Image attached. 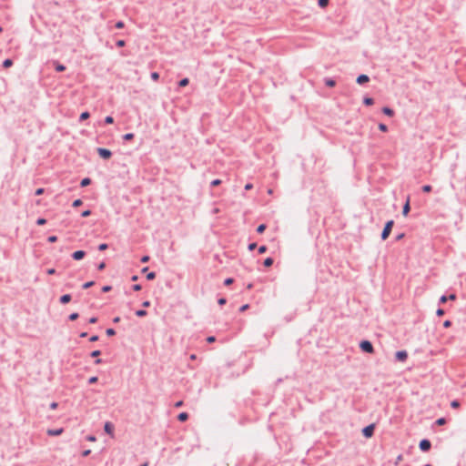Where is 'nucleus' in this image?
Returning <instances> with one entry per match:
<instances>
[{
    "label": "nucleus",
    "instance_id": "8",
    "mask_svg": "<svg viewBox=\"0 0 466 466\" xmlns=\"http://www.w3.org/2000/svg\"><path fill=\"white\" fill-rule=\"evenodd\" d=\"M86 256V251L84 250H76L72 253L71 257L75 260H81Z\"/></svg>",
    "mask_w": 466,
    "mask_h": 466
},
{
    "label": "nucleus",
    "instance_id": "26",
    "mask_svg": "<svg viewBox=\"0 0 466 466\" xmlns=\"http://www.w3.org/2000/svg\"><path fill=\"white\" fill-rule=\"evenodd\" d=\"M94 285H95V281L91 280V281H87V282L84 283L82 288L84 289H87L91 288Z\"/></svg>",
    "mask_w": 466,
    "mask_h": 466
},
{
    "label": "nucleus",
    "instance_id": "6",
    "mask_svg": "<svg viewBox=\"0 0 466 466\" xmlns=\"http://www.w3.org/2000/svg\"><path fill=\"white\" fill-rule=\"evenodd\" d=\"M408 359V352L406 350H398L395 353V360L400 362H404Z\"/></svg>",
    "mask_w": 466,
    "mask_h": 466
},
{
    "label": "nucleus",
    "instance_id": "23",
    "mask_svg": "<svg viewBox=\"0 0 466 466\" xmlns=\"http://www.w3.org/2000/svg\"><path fill=\"white\" fill-rule=\"evenodd\" d=\"M136 316L142 318L147 315V311L145 309H137L135 312Z\"/></svg>",
    "mask_w": 466,
    "mask_h": 466
},
{
    "label": "nucleus",
    "instance_id": "60",
    "mask_svg": "<svg viewBox=\"0 0 466 466\" xmlns=\"http://www.w3.org/2000/svg\"><path fill=\"white\" fill-rule=\"evenodd\" d=\"M444 313H445L444 309H441V308H440V309H437V311H436V314H437L438 316H443V315H444Z\"/></svg>",
    "mask_w": 466,
    "mask_h": 466
},
{
    "label": "nucleus",
    "instance_id": "2",
    "mask_svg": "<svg viewBox=\"0 0 466 466\" xmlns=\"http://www.w3.org/2000/svg\"><path fill=\"white\" fill-rule=\"evenodd\" d=\"M360 349L365 352V353H373L374 352V348H373V345L372 343L370 341V340H367V339H363L360 342Z\"/></svg>",
    "mask_w": 466,
    "mask_h": 466
},
{
    "label": "nucleus",
    "instance_id": "40",
    "mask_svg": "<svg viewBox=\"0 0 466 466\" xmlns=\"http://www.w3.org/2000/svg\"><path fill=\"white\" fill-rule=\"evenodd\" d=\"M107 248H108V245L106 243H101L98 245L97 248L99 251H104V250L107 249Z\"/></svg>",
    "mask_w": 466,
    "mask_h": 466
},
{
    "label": "nucleus",
    "instance_id": "24",
    "mask_svg": "<svg viewBox=\"0 0 466 466\" xmlns=\"http://www.w3.org/2000/svg\"><path fill=\"white\" fill-rule=\"evenodd\" d=\"M447 422L446 419L441 417V418H439L435 420V424L436 425H439V426H442L444 425L445 423Z\"/></svg>",
    "mask_w": 466,
    "mask_h": 466
},
{
    "label": "nucleus",
    "instance_id": "64",
    "mask_svg": "<svg viewBox=\"0 0 466 466\" xmlns=\"http://www.w3.org/2000/svg\"><path fill=\"white\" fill-rule=\"evenodd\" d=\"M183 404H184V403H183V401H182V400H178V401H177V402L174 404V406H175V408H180V407H182V406H183Z\"/></svg>",
    "mask_w": 466,
    "mask_h": 466
},
{
    "label": "nucleus",
    "instance_id": "4",
    "mask_svg": "<svg viewBox=\"0 0 466 466\" xmlns=\"http://www.w3.org/2000/svg\"><path fill=\"white\" fill-rule=\"evenodd\" d=\"M97 154L99 157L103 159H109L112 157L111 150L105 148V147H97L96 148Z\"/></svg>",
    "mask_w": 466,
    "mask_h": 466
},
{
    "label": "nucleus",
    "instance_id": "43",
    "mask_svg": "<svg viewBox=\"0 0 466 466\" xmlns=\"http://www.w3.org/2000/svg\"><path fill=\"white\" fill-rule=\"evenodd\" d=\"M91 210L90 209H86V210H84L82 213H81V217L82 218H87L91 215Z\"/></svg>",
    "mask_w": 466,
    "mask_h": 466
},
{
    "label": "nucleus",
    "instance_id": "54",
    "mask_svg": "<svg viewBox=\"0 0 466 466\" xmlns=\"http://www.w3.org/2000/svg\"><path fill=\"white\" fill-rule=\"evenodd\" d=\"M218 303L222 306V305H225L227 303V299L225 298H220L218 299Z\"/></svg>",
    "mask_w": 466,
    "mask_h": 466
},
{
    "label": "nucleus",
    "instance_id": "19",
    "mask_svg": "<svg viewBox=\"0 0 466 466\" xmlns=\"http://www.w3.org/2000/svg\"><path fill=\"white\" fill-rule=\"evenodd\" d=\"M363 104L365 106H372L374 104V99L372 97L365 96L363 98Z\"/></svg>",
    "mask_w": 466,
    "mask_h": 466
},
{
    "label": "nucleus",
    "instance_id": "58",
    "mask_svg": "<svg viewBox=\"0 0 466 466\" xmlns=\"http://www.w3.org/2000/svg\"><path fill=\"white\" fill-rule=\"evenodd\" d=\"M214 341H216V337H215V336H208V337L207 338V342H208V343H212V342H214Z\"/></svg>",
    "mask_w": 466,
    "mask_h": 466
},
{
    "label": "nucleus",
    "instance_id": "36",
    "mask_svg": "<svg viewBox=\"0 0 466 466\" xmlns=\"http://www.w3.org/2000/svg\"><path fill=\"white\" fill-rule=\"evenodd\" d=\"M329 0H318V4L320 7H326L329 5Z\"/></svg>",
    "mask_w": 466,
    "mask_h": 466
},
{
    "label": "nucleus",
    "instance_id": "14",
    "mask_svg": "<svg viewBox=\"0 0 466 466\" xmlns=\"http://www.w3.org/2000/svg\"><path fill=\"white\" fill-rule=\"evenodd\" d=\"M382 113L388 116H394V111L393 109H391L390 107L389 106H384L382 108Z\"/></svg>",
    "mask_w": 466,
    "mask_h": 466
},
{
    "label": "nucleus",
    "instance_id": "30",
    "mask_svg": "<svg viewBox=\"0 0 466 466\" xmlns=\"http://www.w3.org/2000/svg\"><path fill=\"white\" fill-rule=\"evenodd\" d=\"M222 183V181L218 178H216L210 182V187H218Z\"/></svg>",
    "mask_w": 466,
    "mask_h": 466
},
{
    "label": "nucleus",
    "instance_id": "63",
    "mask_svg": "<svg viewBox=\"0 0 466 466\" xmlns=\"http://www.w3.org/2000/svg\"><path fill=\"white\" fill-rule=\"evenodd\" d=\"M90 453H91L90 450H85V451H82V456L83 457H87Z\"/></svg>",
    "mask_w": 466,
    "mask_h": 466
},
{
    "label": "nucleus",
    "instance_id": "53",
    "mask_svg": "<svg viewBox=\"0 0 466 466\" xmlns=\"http://www.w3.org/2000/svg\"><path fill=\"white\" fill-rule=\"evenodd\" d=\"M149 259H150L149 256L145 255V256H143V257L141 258L140 261H141L142 263H147V262H148V261H149Z\"/></svg>",
    "mask_w": 466,
    "mask_h": 466
},
{
    "label": "nucleus",
    "instance_id": "46",
    "mask_svg": "<svg viewBox=\"0 0 466 466\" xmlns=\"http://www.w3.org/2000/svg\"><path fill=\"white\" fill-rule=\"evenodd\" d=\"M97 380H98V378L96 376H93L88 379V383L94 384V383L97 382Z\"/></svg>",
    "mask_w": 466,
    "mask_h": 466
},
{
    "label": "nucleus",
    "instance_id": "42",
    "mask_svg": "<svg viewBox=\"0 0 466 466\" xmlns=\"http://www.w3.org/2000/svg\"><path fill=\"white\" fill-rule=\"evenodd\" d=\"M106 333L109 337L114 336L116 334V330L112 328H108V329H106Z\"/></svg>",
    "mask_w": 466,
    "mask_h": 466
},
{
    "label": "nucleus",
    "instance_id": "45",
    "mask_svg": "<svg viewBox=\"0 0 466 466\" xmlns=\"http://www.w3.org/2000/svg\"><path fill=\"white\" fill-rule=\"evenodd\" d=\"M234 282V279L232 278H228L224 280V285L225 286H229L231 285L232 283Z\"/></svg>",
    "mask_w": 466,
    "mask_h": 466
},
{
    "label": "nucleus",
    "instance_id": "57",
    "mask_svg": "<svg viewBox=\"0 0 466 466\" xmlns=\"http://www.w3.org/2000/svg\"><path fill=\"white\" fill-rule=\"evenodd\" d=\"M98 339H99V337L97 335H93L89 338V341H91V342L97 341Z\"/></svg>",
    "mask_w": 466,
    "mask_h": 466
},
{
    "label": "nucleus",
    "instance_id": "39",
    "mask_svg": "<svg viewBox=\"0 0 466 466\" xmlns=\"http://www.w3.org/2000/svg\"><path fill=\"white\" fill-rule=\"evenodd\" d=\"M101 355V351L99 350H93L91 353H90V356L92 358H97L98 356Z\"/></svg>",
    "mask_w": 466,
    "mask_h": 466
},
{
    "label": "nucleus",
    "instance_id": "12",
    "mask_svg": "<svg viewBox=\"0 0 466 466\" xmlns=\"http://www.w3.org/2000/svg\"><path fill=\"white\" fill-rule=\"evenodd\" d=\"M324 83L329 87H334L336 86V81L329 77L324 78Z\"/></svg>",
    "mask_w": 466,
    "mask_h": 466
},
{
    "label": "nucleus",
    "instance_id": "47",
    "mask_svg": "<svg viewBox=\"0 0 466 466\" xmlns=\"http://www.w3.org/2000/svg\"><path fill=\"white\" fill-rule=\"evenodd\" d=\"M268 248L267 246L265 245H262L258 248V253L259 254H264L266 251H267Z\"/></svg>",
    "mask_w": 466,
    "mask_h": 466
},
{
    "label": "nucleus",
    "instance_id": "28",
    "mask_svg": "<svg viewBox=\"0 0 466 466\" xmlns=\"http://www.w3.org/2000/svg\"><path fill=\"white\" fill-rule=\"evenodd\" d=\"M79 315L76 312H73L68 316V319L71 321L76 320L78 319Z\"/></svg>",
    "mask_w": 466,
    "mask_h": 466
},
{
    "label": "nucleus",
    "instance_id": "16",
    "mask_svg": "<svg viewBox=\"0 0 466 466\" xmlns=\"http://www.w3.org/2000/svg\"><path fill=\"white\" fill-rule=\"evenodd\" d=\"M56 66H55V69L56 72H64L66 70V66L58 63V62H54Z\"/></svg>",
    "mask_w": 466,
    "mask_h": 466
},
{
    "label": "nucleus",
    "instance_id": "44",
    "mask_svg": "<svg viewBox=\"0 0 466 466\" xmlns=\"http://www.w3.org/2000/svg\"><path fill=\"white\" fill-rule=\"evenodd\" d=\"M115 26L116 28L117 29H121L125 26V23L123 21H117L116 24H115Z\"/></svg>",
    "mask_w": 466,
    "mask_h": 466
},
{
    "label": "nucleus",
    "instance_id": "52",
    "mask_svg": "<svg viewBox=\"0 0 466 466\" xmlns=\"http://www.w3.org/2000/svg\"><path fill=\"white\" fill-rule=\"evenodd\" d=\"M141 289H142V286L140 284H135L132 286V289L135 291H139V290H141Z\"/></svg>",
    "mask_w": 466,
    "mask_h": 466
},
{
    "label": "nucleus",
    "instance_id": "37",
    "mask_svg": "<svg viewBox=\"0 0 466 466\" xmlns=\"http://www.w3.org/2000/svg\"><path fill=\"white\" fill-rule=\"evenodd\" d=\"M379 129L381 131V132H387L388 131V127L387 125L383 124V123H380L379 126H378Z\"/></svg>",
    "mask_w": 466,
    "mask_h": 466
},
{
    "label": "nucleus",
    "instance_id": "25",
    "mask_svg": "<svg viewBox=\"0 0 466 466\" xmlns=\"http://www.w3.org/2000/svg\"><path fill=\"white\" fill-rule=\"evenodd\" d=\"M266 228H267V226L265 224H260L257 228V232L258 234H262L265 231Z\"/></svg>",
    "mask_w": 466,
    "mask_h": 466
},
{
    "label": "nucleus",
    "instance_id": "7",
    "mask_svg": "<svg viewBox=\"0 0 466 466\" xmlns=\"http://www.w3.org/2000/svg\"><path fill=\"white\" fill-rule=\"evenodd\" d=\"M115 426L112 422L106 421L104 425V431L110 436H113Z\"/></svg>",
    "mask_w": 466,
    "mask_h": 466
},
{
    "label": "nucleus",
    "instance_id": "5",
    "mask_svg": "<svg viewBox=\"0 0 466 466\" xmlns=\"http://www.w3.org/2000/svg\"><path fill=\"white\" fill-rule=\"evenodd\" d=\"M419 448L421 451L427 452L431 448V442L428 439H422L419 443Z\"/></svg>",
    "mask_w": 466,
    "mask_h": 466
},
{
    "label": "nucleus",
    "instance_id": "48",
    "mask_svg": "<svg viewBox=\"0 0 466 466\" xmlns=\"http://www.w3.org/2000/svg\"><path fill=\"white\" fill-rule=\"evenodd\" d=\"M112 289V287L109 285H106L102 287V292L106 293L109 292Z\"/></svg>",
    "mask_w": 466,
    "mask_h": 466
},
{
    "label": "nucleus",
    "instance_id": "51",
    "mask_svg": "<svg viewBox=\"0 0 466 466\" xmlns=\"http://www.w3.org/2000/svg\"><path fill=\"white\" fill-rule=\"evenodd\" d=\"M256 248H257V243H255V242L249 243L248 247V250H250V251L254 250Z\"/></svg>",
    "mask_w": 466,
    "mask_h": 466
},
{
    "label": "nucleus",
    "instance_id": "32",
    "mask_svg": "<svg viewBox=\"0 0 466 466\" xmlns=\"http://www.w3.org/2000/svg\"><path fill=\"white\" fill-rule=\"evenodd\" d=\"M105 124L106 125H110V124H113L114 123V117L111 116H107L105 117Z\"/></svg>",
    "mask_w": 466,
    "mask_h": 466
},
{
    "label": "nucleus",
    "instance_id": "29",
    "mask_svg": "<svg viewBox=\"0 0 466 466\" xmlns=\"http://www.w3.org/2000/svg\"><path fill=\"white\" fill-rule=\"evenodd\" d=\"M134 134L133 133H127L123 136V139L126 140V141H128V140H131L134 138Z\"/></svg>",
    "mask_w": 466,
    "mask_h": 466
},
{
    "label": "nucleus",
    "instance_id": "55",
    "mask_svg": "<svg viewBox=\"0 0 466 466\" xmlns=\"http://www.w3.org/2000/svg\"><path fill=\"white\" fill-rule=\"evenodd\" d=\"M98 320V319L96 317H91L89 319H88V323L90 324H95L96 323Z\"/></svg>",
    "mask_w": 466,
    "mask_h": 466
},
{
    "label": "nucleus",
    "instance_id": "3",
    "mask_svg": "<svg viewBox=\"0 0 466 466\" xmlns=\"http://www.w3.org/2000/svg\"><path fill=\"white\" fill-rule=\"evenodd\" d=\"M374 431H375V424L371 423V424L364 427L362 429L361 432L365 438H371L374 435Z\"/></svg>",
    "mask_w": 466,
    "mask_h": 466
},
{
    "label": "nucleus",
    "instance_id": "38",
    "mask_svg": "<svg viewBox=\"0 0 466 466\" xmlns=\"http://www.w3.org/2000/svg\"><path fill=\"white\" fill-rule=\"evenodd\" d=\"M150 77L153 81H157L159 79V74L157 72H152Z\"/></svg>",
    "mask_w": 466,
    "mask_h": 466
},
{
    "label": "nucleus",
    "instance_id": "15",
    "mask_svg": "<svg viewBox=\"0 0 466 466\" xmlns=\"http://www.w3.org/2000/svg\"><path fill=\"white\" fill-rule=\"evenodd\" d=\"M177 420L181 422L187 421L188 420V413L187 412H180L177 415Z\"/></svg>",
    "mask_w": 466,
    "mask_h": 466
},
{
    "label": "nucleus",
    "instance_id": "62",
    "mask_svg": "<svg viewBox=\"0 0 466 466\" xmlns=\"http://www.w3.org/2000/svg\"><path fill=\"white\" fill-rule=\"evenodd\" d=\"M57 407H58V403H57V402H55V401H54V402H52V403H50V406H49V408H50L51 410H56Z\"/></svg>",
    "mask_w": 466,
    "mask_h": 466
},
{
    "label": "nucleus",
    "instance_id": "9",
    "mask_svg": "<svg viewBox=\"0 0 466 466\" xmlns=\"http://www.w3.org/2000/svg\"><path fill=\"white\" fill-rule=\"evenodd\" d=\"M370 81V77L369 76L365 75V74H360V76H358L357 79H356V82L359 84V85H363V84H366Z\"/></svg>",
    "mask_w": 466,
    "mask_h": 466
},
{
    "label": "nucleus",
    "instance_id": "41",
    "mask_svg": "<svg viewBox=\"0 0 466 466\" xmlns=\"http://www.w3.org/2000/svg\"><path fill=\"white\" fill-rule=\"evenodd\" d=\"M116 46L117 47H123V46H126V41H125V40H123V39H119V40H117V41L116 42Z\"/></svg>",
    "mask_w": 466,
    "mask_h": 466
},
{
    "label": "nucleus",
    "instance_id": "18",
    "mask_svg": "<svg viewBox=\"0 0 466 466\" xmlns=\"http://www.w3.org/2000/svg\"><path fill=\"white\" fill-rule=\"evenodd\" d=\"M91 184V179L89 177H84L81 181H80V187H87Z\"/></svg>",
    "mask_w": 466,
    "mask_h": 466
},
{
    "label": "nucleus",
    "instance_id": "22",
    "mask_svg": "<svg viewBox=\"0 0 466 466\" xmlns=\"http://www.w3.org/2000/svg\"><path fill=\"white\" fill-rule=\"evenodd\" d=\"M89 116H90L89 112H87V111L82 112L79 116V121L82 122L84 120H86Z\"/></svg>",
    "mask_w": 466,
    "mask_h": 466
},
{
    "label": "nucleus",
    "instance_id": "11",
    "mask_svg": "<svg viewBox=\"0 0 466 466\" xmlns=\"http://www.w3.org/2000/svg\"><path fill=\"white\" fill-rule=\"evenodd\" d=\"M71 295L70 294H64L60 297L59 301L61 304H67L71 301Z\"/></svg>",
    "mask_w": 466,
    "mask_h": 466
},
{
    "label": "nucleus",
    "instance_id": "61",
    "mask_svg": "<svg viewBox=\"0 0 466 466\" xmlns=\"http://www.w3.org/2000/svg\"><path fill=\"white\" fill-rule=\"evenodd\" d=\"M451 320L447 319V320H445V321L443 322V327H444V328H449V327H451Z\"/></svg>",
    "mask_w": 466,
    "mask_h": 466
},
{
    "label": "nucleus",
    "instance_id": "20",
    "mask_svg": "<svg viewBox=\"0 0 466 466\" xmlns=\"http://www.w3.org/2000/svg\"><path fill=\"white\" fill-rule=\"evenodd\" d=\"M189 83V80L188 78L185 77V78H182L178 81V86L179 87H185L188 85Z\"/></svg>",
    "mask_w": 466,
    "mask_h": 466
},
{
    "label": "nucleus",
    "instance_id": "59",
    "mask_svg": "<svg viewBox=\"0 0 466 466\" xmlns=\"http://www.w3.org/2000/svg\"><path fill=\"white\" fill-rule=\"evenodd\" d=\"M106 268V263L105 262H101L97 265V269L98 270H103L104 268Z\"/></svg>",
    "mask_w": 466,
    "mask_h": 466
},
{
    "label": "nucleus",
    "instance_id": "49",
    "mask_svg": "<svg viewBox=\"0 0 466 466\" xmlns=\"http://www.w3.org/2000/svg\"><path fill=\"white\" fill-rule=\"evenodd\" d=\"M44 192H45V188H43V187H39V188H37V189L35 191V196H40V195L44 194Z\"/></svg>",
    "mask_w": 466,
    "mask_h": 466
},
{
    "label": "nucleus",
    "instance_id": "10",
    "mask_svg": "<svg viewBox=\"0 0 466 466\" xmlns=\"http://www.w3.org/2000/svg\"><path fill=\"white\" fill-rule=\"evenodd\" d=\"M410 210V198H408L405 204L402 207V215L406 217L409 214Z\"/></svg>",
    "mask_w": 466,
    "mask_h": 466
},
{
    "label": "nucleus",
    "instance_id": "50",
    "mask_svg": "<svg viewBox=\"0 0 466 466\" xmlns=\"http://www.w3.org/2000/svg\"><path fill=\"white\" fill-rule=\"evenodd\" d=\"M56 240H57V237H56V236H54V235H53V236H49V237L47 238V241H48V242H50V243H54V242H56Z\"/></svg>",
    "mask_w": 466,
    "mask_h": 466
},
{
    "label": "nucleus",
    "instance_id": "34",
    "mask_svg": "<svg viewBox=\"0 0 466 466\" xmlns=\"http://www.w3.org/2000/svg\"><path fill=\"white\" fill-rule=\"evenodd\" d=\"M45 224H46V219L44 218H38L36 219V225L38 226H44Z\"/></svg>",
    "mask_w": 466,
    "mask_h": 466
},
{
    "label": "nucleus",
    "instance_id": "17",
    "mask_svg": "<svg viewBox=\"0 0 466 466\" xmlns=\"http://www.w3.org/2000/svg\"><path fill=\"white\" fill-rule=\"evenodd\" d=\"M274 263V259L270 257L268 258H266L263 261V265L266 267V268H268V267H271L272 264Z\"/></svg>",
    "mask_w": 466,
    "mask_h": 466
},
{
    "label": "nucleus",
    "instance_id": "35",
    "mask_svg": "<svg viewBox=\"0 0 466 466\" xmlns=\"http://www.w3.org/2000/svg\"><path fill=\"white\" fill-rule=\"evenodd\" d=\"M156 278V272L150 271L147 274V280H153Z\"/></svg>",
    "mask_w": 466,
    "mask_h": 466
},
{
    "label": "nucleus",
    "instance_id": "27",
    "mask_svg": "<svg viewBox=\"0 0 466 466\" xmlns=\"http://www.w3.org/2000/svg\"><path fill=\"white\" fill-rule=\"evenodd\" d=\"M461 406V402L458 400H453L451 402V407L453 408V409H457Z\"/></svg>",
    "mask_w": 466,
    "mask_h": 466
},
{
    "label": "nucleus",
    "instance_id": "1",
    "mask_svg": "<svg viewBox=\"0 0 466 466\" xmlns=\"http://www.w3.org/2000/svg\"><path fill=\"white\" fill-rule=\"evenodd\" d=\"M393 225H394L393 220H389L385 223L384 228L381 232V239L382 240H385L389 238L390 232L392 230Z\"/></svg>",
    "mask_w": 466,
    "mask_h": 466
},
{
    "label": "nucleus",
    "instance_id": "56",
    "mask_svg": "<svg viewBox=\"0 0 466 466\" xmlns=\"http://www.w3.org/2000/svg\"><path fill=\"white\" fill-rule=\"evenodd\" d=\"M447 300H448L447 296L442 295V296L440 298V299H439V303H445Z\"/></svg>",
    "mask_w": 466,
    "mask_h": 466
},
{
    "label": "nucleus",
    "instance_id": "31",
    "mask_svg": "<svg viewBox=\"0 0 466 466\" xmlns=\"http://www.w3.org/2000/svg\"><path fill=\"white\" fill-rule=\"evenodd\" d=\"M82 204H83V201L80 198H77L73 201L72 207L77 208V207H80Z\"/></svg>",
    "mask_w": 466,
    "mask_h": 466
},
{
    "label": "nucleus",
    "instance_id": "13",
    "mask_svg": "<svg viewBox=\"0 0 466 466\" xmlns=\"http://www.w3.org/2000/svg\"><path fill=\"white\" fill-rule=\"evenodd\" d=\"M62 432H63V429H62V428H60V429H56V430H49V431H47V434H48L49 436H58V435H60Z\"/></svg>",
    "mask_w": 466,
    "mask_h": 466
},
{
    "label": "nucleus",
    "instance_id": "33",
    "mask_svg": "<svg viewBox=\"0 0 466 466\" xmlns=\"http://www.w3.org/2000/svg\"><path fill=\"white\" fill-rule=\"evenodd\" d=\"M422 191L424 193H429L432 190V187L431 185H424L422 187H421Z\"/></svg>",
    "mask_w": 466,
    "mask_h": 466
},
{
    "label": "nucleus",
    "instance_id": "21",
    "mask_svg": "<svg viewBox=\"0 0 466 466\" xmlns=\"http://www.w3.org/2000/svg\"><path fill=\"white\" fill-rule=\"evenodd\" d=\"M13 66V60L10 58H6L3 61V67L8 68Z\"/></svg>",
    "mask_w": 466,
    "mask_h": 466
}]
</instances>
